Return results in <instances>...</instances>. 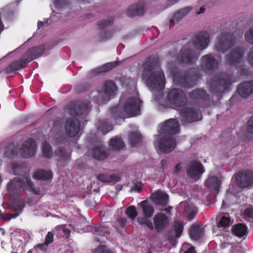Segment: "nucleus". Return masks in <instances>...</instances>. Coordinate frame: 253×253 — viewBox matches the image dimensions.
<instances>
[{
	"label": "nucleus",
	"instance_id": "nucleus-52",
	"mask_svg": "<svg viewBox=\"0 0 253 253\" xmlns=\"http://www.w3.org/2000/svg\"><path fill=\"white\" fill-rule=\"evenodd\" d=\"M113 35L111 31L103 30L100 34V38L103 41L108 40L112 38Z\"/></svg>",
	"mask_w": 253,
	"mask_h": 253
},
{
	"label": "nucleus",
	"instance_id": "nucleus-64",
	"mask_svg": "<svg viewBox=\"0 0 253 253\" xmlns=\"http://www.w3.org/2000/svg\"><path fill=\"white\" fill-rule=\"evenodd\" d=\"M231 252L232 253H243V250L238 244L235 245L232 247Z\"/></svg>",
	"mask_w": 253,
	"mask_h": 253
},
{
	"label": "nucleus",
	"instance_id": "nucleus-1",
	"mask_svg": "<svg viewBox=\"0 0 253 253\" xmlns=\"http://www.w3.org/2000/svg\"><path fill=\"white\" fill-rule=\"evenodd\" d=\"M180 131L178 122L174 119L166 121L158 126V134L154 135V145L160 153L167 154L173 151L176 147V141L171 134Z\"/></svg>",
	"mask_w": 253,
	"mask_h": 253
},
{
	"label": "nucleus",
	"instance_id": "nucleus-31",
	"mask_svg": "<svg viewBox=\"0 0 253 253\" xmlns=\"http://www.w3.org/2000/svg\"><path fill=\"white\" fill-rule=\"evenodd\" d=\"M204 228L202 225L193 224L189 231L190 238L193 240H198L204 234Z\"/></svg>",
	"mask_w": 253,
	"mask_h": 253
},
{
	"label": "nucleus",
	"instance_id": "nucleus-32",
	"mask_svg": "<svg viewBox=\"0 0 253 253\" xmlns=\"http://www.w3.org/2000/svg\"><path fill=\"white\" fill-rule=\"evenodd\" d=\"M134 129L128 133V139L130 145L134 147L141 143L142 140V136L136 128L134 126Z\"/></svg>",
	"mask_w": 253,
	"mask_h": 253
},
{
	"label": "nucleus",
	"instance_id": "nucleus-25",
	"mask_svg": "<svg viewBox=\"0 0 253 253\" xmlns=\"http://www.w3.org/2000/svg\"><path fill=\"white\" fill-rule=\"evenodd\" d=\"M145 3L143 1H139L137 4H134L129 7L126 11V14L130 17L135 16L143 15L145 12Z\"/></svg>",
	"mask_w": 253,
	"mask_h": 253
},
{
	"label": "nucleus",
	"instance_id": "nucleus-13",
	"mask_svg": "<svg viewBox=\"0 0 253 253\" xmlns=\"http://www.w3.org/2000/svg\"><path fill=\"white\" fill-rule=\"evenodd\" d=\"M209 34L208 32L203 30L193 36L192 42L194 47L199 50H203L206 48L209 43Z\"/></svg>",
	"mask_w": 253,
	"mask_h": 253
},
{
	"label": "nucleus",
	"instance_id": "nucleus-55",
	"mask_svg": "<svg viewBox=\"0 0 253 253\" xmlns=\"http://www.w3.org/2000/svg\"><path fill=\"white\" fill-rule=\"evenodd\" d=\"M126 223V219L125 217L116 218L115 222H114L113 226L116 228H123Z\"/></svg>",
	"mask_w": 253,
	"mask_h": 253
},
{
	"label": "nucleus",
	"instance_id": "nucleus-6",
	"mask_svg": "<svg viewBox=\"0 0 253 253\" xmlns=\"http://www.w3.org/2000/svg\"><path fill=\"white\" fill-rule=\"evenodd\" d=\"M194 69H191L189 71L182 72L177 69L171 70L174 82L178 86L182 87L189 88L192 87L194 84V80L199 78V74L190 76V72Z\"/></svg>",
	"mask_w": 253,
	"mask_h": 253
},
{
	"label": "nucleus",
	"instance_id": "nucleus-27",
	"mask_svg": "<svg viewBox=\"0 0 253 253\" xmlns=\"http://www.w3.org/2000/svg\"><path fill=\"white\" fill-rule=\"evenodd\" d=\"M141 112H113V117L116 124L120 125L126 118L136 117L141 115Z\"/></svg>",
	"mask_w": 253,
	"mask_h": 253
},
{
	"label": "nucleus",
	"instance_id": "nucleus-29",
	"mask_svg": "<svg viewBox=\"0 0 253 253\" xmlns=\"http://www.w3.org/2000/svg\"><path fill=\"white\" fill-rule=\"evenodd\" d=\"M189 96L194 100H209L210 99V94L206 90L200 88L192 90L189 92Z\"/></svg>",
	"mask_w": 253,
	"mask_h": 253
},
{
	"label": "nucleus",
	"instance_id": "nucleus-19",
	"mask_svg": "<svg viewBox=\"0 0 253 253\" xmlns=\"http://www.w3.org/2000/svg\"><path fill=\"white\" fill-rule=\"evenodd\" d=\"M179 210L180 212H183L189 220L193 218L197 213V209L190 201L181 202Z\"/></svg>",
	"mask_w": 253,
	"mask_h": 253
},
{
	"label": "nucleus",
	"instance_id": "nucleus-51",
	"mask_svg": "<svg viewBox=\"0 0 253 253\" xmlns=\"http://www.w3.org/2000/svg\"><path fill=\"white\" fill-rule=\"evenodd\" d=\"M244 218L248 221L253 219V207H251L246 209L243 214Z\"/></svg>",
	"mask_w": 253,
	"mask_h": 253
},
{
	"label": "nucleus",
	"instance_id": "nucleus-14",
	"mask_svg": "<svg viewBox=\"0 0 253 253\" xmlns=\"http://www.w3.org/2000/svg\"><path fill=\"white\" fill-rule=\"evenodd\" d=\"M37 150V144L34 139L28 138L22 144L20 153L22 157L29 158L34 156Z\"/></svg>",
	"mask_w": 253,
	"mask_h": 253
},
{
	"label": "nucleus",
	"instance_id": "nucleus-24",
	"mask_svg": "<svg viewBox=\"0 0 253 253\" xmlns=\"http://www.w3.org/2000/svg\"><path fill=\"white\" fill-rule=\"evenodd\" d=\"M28 63V62L23 55L22 58L19 60L14 61L11 63L5 69V72L6 74H9L22 68H24L26 67Z\"/></svg>",
	"mask_w": 253,
	"mask_h": 253
},
{
	"label": "nucleus",
	"instance_id": "nucleus-28",
	"mask_svg": "<svg viewBox=\"0 0 253 253\" xmlns=\"http://www.w3.org/2000/svg\"><path fill=\"white\" fill-rule=\"evenodd\" d=\"M191 9V7L188 6L177 11L173 14L172 17L169 20V26H173L175 23L179 22L182 18L187 14Z\"/></svg>",
	"mask_w": 253,
	"mask_h": 253
},
{
	"label": "nucleus",
	"instance_id": "nucleus-11",
	"mask_svg": "<svg viewBox=\"0 0 253 253\" xmlns=\"http://www.w3.org/2000/svg\"><path fill=\"white\" fill-rule=\"evenodd\" d=\"M200 61L201 68L206 74L214 71L218 66V61L211 53L203 55L201 58Z\"/></svg>",
	"mask_w": 253,
	"mask_h": 253
},
{
	"label": "nucleus",
	"instance_id": "nucleus-4",
	"mask_svg": "<svg viewBox=\"0 0 253 253\" xmlns=\"http://www.w3.org/2000/svg\"><path fill=\"white\" fill-rule=\"evenodd\" d=\"M234 82L231 75L220 72L209 82L210 91L213 96L216 97V100H219L222 97V93L230 90V86Z\"/></svg>",
	"mask_w": 253,
	"mask_h": 253
},
{
	"label": "nucleus",
	"instance_id": "nucleus-8",
	"mask_svg": "<svg viewBox=\"0 0 253 253\" xmlns=\"http://www.w3.org/2000/svg\"><path fill=\"white\" fill-rule=\"evenodd\" d=\"M200 53L194 49L182 47L178 54L176 60L180 64L194 65L198 60Z\"/></svg>",
	"mask_w": 253,
	"mask_h": 253
},
{
	"label": "nucleus",
	"instance_id": "nucleus-17",
	"mask_svg": "<svg viewBox=\"0 0 253 253\" xmlns=\"http://www.w3.org/2000/svg\"><path fill=\"white\" fill-rule=\"evenodd\" d=\"M237 185L241 188H246L253 184V174L250 172H241L236 176Z\"/></svg>",
	"mask_w": 253,
	"mask_h": 253
},
{
	"label": "nucleus",
	"instance_id": "nucleus-40",
	"mask_svg": "<svg viewBox=\"0 0 253 253\" xmlns=\"http://www.w3.org/2000/svg\"><path fill=\"white\" fill-rule=\"evenodd\" d=\"M97 179L104 182H116L120 180V178L116 175H108L106 174H99L97 177Z\"/></svg>",
	"mask_w": 253,
	"mask_h": 253
},
{
	"label": "nucleus",
	"instance_id": "nucleus-3",
	"mask_svg": "<svg viewBox=\"0 0 253 253\" xmlns=\"http://www.w3.org/2000/svg\"><path fill=\"white\" fill-rule=\"evenodd\" d=\"M71 229H73L74 231H77L79 233L91 231L94 235L102 237V239L95 237V240L98 242H103V237H105L107 238L109 234L108 225L106 223H103L99 225H95V226H89L85 228H82L81 226L80 227L78 226L76 228H75L71 224L68 225H58L55 227L53 232L54 234L58 237H65L66 238H68L70 236Z\"/></svg>",
	"mask_w": 253,
	"mask_h": 253
},
{
	"label": "nucleus",
	"instance_id": "nucleus-61",
	"mask_svg": "<svg viewBox=\"0 0 253 253\" xmlns=\"http://www.w3.org/2000/svg\"><path fill=\"white\" fill-rule=\"evenodd\" d=\"M12 169L14 174H19L22 170V166L17 164H12Z\"/></svg>",
	"mask_w": 253,
	"mask_h": 253
},
{
	"label": "nucleus",
	"instance_id": "nucleus-30",
	"mask_svg": "<svg viewBox=\"0 0 253 253\" xmlns=\"http://www.w3.org/2000/svg\"><path fill=\"white\" fill-rule=\"evenodd\" d=\"M153 202L158 205L164 206L168 202V195L161 191H158L151 195Z\"/></svg>",
	"mask_w": 253,
	"mask_h": 253
},
{
	"label": "nucleus",
	"instance_id": "nucleus-49",
	"mask_svg": "<svg viewBox=\"0 0 253 253\" xmlns=\"http://www.w3.org/2000/svg\"><path fill=\"white\" fill-rule=\"evenodd\" d=\"M114 22V19L111 17L106 20H102L98 21L97 25L100 29H103L106 26L111 25Z\"/></svg>",
	"mask_w": 253,
	"mask_h": 253
},
{
	"label": "nucleus",
	"instance_id": "nucleus-16",
	"mask_svg": "<svg viewBox=\"0 0 253 253\" xmlns=\"http://www.w3.org/2000/svg\"><path fill=\"white\" fill-rule=\"evenodd\" d=\"M204 172L203 165L197 161L191 162L187 169L188 176L194 179H198Z\"/></svg>",
	"mask_w": 253,
	"mask_h": 253
},
{
	"label": "nucleus",
	"instance_id": "nucleus-34",
	"mask_svg": "<svg viewBox=\"0 0 253 253\" xmlns=\"http://www.w3.org/2000/svg\"><path fill=\"white\" fill-rule=\"evenodd\" d=\"M117 90V87L115 83L112 81H107L104 84V92L108 96H114Z\"/></svg>",
	"mask_w": 253,
	"mask_h": 253
},
{
	"label": "nucleus",
	"instance_id": "nucleus-47",
	"mask_svg": "<svg viewBox=\"0 0 253 253\" xmlns=\"http://www.w3.org/2000/svg\"><path fill=\"white\" fill-rule=\"evenodd\" d=\"M42 151L43 157L47 158H49L51 157L52 155V152L50 146L45 141H44V143L42 144Z\"/></svg>",
	"mask_w": 253,
	"mask_h": 253
},
{
	"label": "nucleus",
	"instance_id": "nucleus-58",
	"mask_svg": "<svg viewBox=\"0 0 253 253\" xmlns=\"http://www.w3.org/2000/svg\"><path fill=\"white\" fill-rule=\"evenodd\" d=\"M47 247V245L45 243L38 244L33 248L34 253H38L39 251L44 252L46 251Z\"/></svg>",
	"mask_w": 253,
	"mask_h": 253
},
{
	"label": "nucleus",
	"instance_id": "nucleus-43",
	"mask_svg": "<svg viewBox=\"0 0 253 253\" xmlns=\"http://www.w3.org/2000/svg\"><path fill=\"white\" fill-rule=\"evenodd\" d=\"M113 129L111 125L109 124L107 122H101L99 124L98 131L101 132L103 134H106Z\"/></svg>",
	"mask_w": 253,
	"mask_h": 253
},
{
	"label": "nucleus",
	"instance_id": "nucleus-12",
	"mask_svg": "<svg viewBox=\"0 0 253 253\" xmlns=\"http://www.w3.org/2000/svg\"><path fill=\"white\" fill-rule=\"evenodd\" d=\"M244 51L240 47H236L232 49L228 54L225 55L226 62L230 66L237 67L243 59Z\"/></svg>",
	"mask_w": 253,
	"mask_h": 253
},
{
	"label": "nucleus",
	"instance_id": "nucleus-26",
	"mask_svg": "<svg viewBox=\"0 0 253 253\" xmlns=\"http://www.w3.org/2000/svg\"><path fill=\"white\" fill-rule=\"evenodd\" d=\"M237 91L241 97H248L253 93V81L244 82L240 84L238 87Z\"/></svg>",
	"mask_w": 253,
	"mask_h": 253
},
{
	"label": "nucleus",
	"instance_id": "nucleus-46",
	"mask_svg": "<svg viewBox=\"0 0 253 253\" xmlns=\"http://www.w3.org/2000/svg\"><path fill=\"white\" fill-rule=\"evenodd\" d=\"M125 213L126 216L131 220H134L137 215L136 208L133 206L128 207L126 209Z\"/></svg>",
	"mask_w": 253,
	"mask_h": 253
},
{
	"label": "nucleus",
	"instance_id": "nucleus-56",
	"mask_svg": "<svg viewBox=\"0 0 253 253\" xmlns=\"http://www.w3.org/2000/svg\"><path fill=\"white\" fill-rule=\"evenodd\" d=\"M245 38L249 43L253 44V27L246 33Z\"/></svg>",
	"mask_w": 253,
	"mask_h": 253
},
{
	"label": "nucleus",
	"instance_id": "nucleus-59",
	"mask_svg": "<svg viewBox=\"0 0 253 253\" xmlns=\"http://www.w3.org/2000/svg\"><path fill=\"white\" fill-rule=\"evenodd\" d=\"M240 74L243 76H249L250 75L249 69L245 65L240 67Z\"/></svg>",
	"mask_w": 253,
	"mask_h": 253
},
{
	"label": "nucleus",
	"instance_id": "nucleus-7",
	"mask_svg": "<svg viewBox=\"0 0 253 253\" xmlns=\"http://www.w3.org/2000/svg\"><path fill=\"white\" fill-rule=\"evenodd\" d=\"M166 99L170 105L176 107H183L187 102L185 93L180 89L172 88L167 93Z\"/></svg>",
	"mask_w": 253,
	"mask_h": 253
},
{
	"label": "nucleus",
	"instance_id": "nucleus-60",
	"mask_svg": "<svg viewBox=\"0 0 253 253\" xmlns=\"http://www.w3.org/2000/svg\"><path fill=\"white\" fill-rule=\"evenodd\" d=\"M89 88V86L87 84H83L78 86L76 87V91L78 93H82L87 91Z\"/></svg>",
	"mask_w": 253,
	"mask_h": 253
},
{
	"label": "nucleus",
	"instance_id": "nucleus-62",
	"mask_svg": "<svg viewBox=\"0 0 253 253\" xmlns=\"http://www.w3.org/2000/svg\"><path fill=\"white\" fill-rule=\"evenodd\" d=\"M53 239V233L51 232H48L45 237L44 243L48 246V244L52 242Z\"/></svg>",
	"mask_w": 253,
	"mask_h": 253
},
{
	"label": "nucleus",
	"instance_id": "nucleus-5",
	"mask_svg": "<svg viewBox=\"0 0 253 253\" xmlns=\"http://www.w3.org/2000/svg\"><path fill=\"white\" fill-rule=\"evenodd\" d=\"M7 188L8 192L11 195L18 194L21 190H28L36 194H40L39 189L34 187L32 182L27 176L13 178L9 182Z\"/></svg>",
	"mask_w": 253,
	"mask_h": 253
},
{
	"label": "nucleus",
	"instance_id": "nucleus-33",
	"mask_svg": "<svg viewBox=\"0 0 253 253\" xmlns=\"http://www.w3.org/2000/svg\"><path fill=\"white\" fill-rule=\"evenodd\" d=\"M12 205L16 213L13 215H11L10 214H5L3 216H1L2 218L5 220H10L12 218H15L17 217L20 212L21 211L25 206L24 202L21 201H14Z\"/></svg>",
	"mask_w": 253,
	"mask_h": 253
},
{
	"label": "nucleus",
	"instance_id": "nucleus-10",
	"mask_svg": "<svg viewBox=\"0 0 253 253\" xmlns=\"http://www.w3.org/2000/svg\"><path fill=\"white\" fill-rule=\"evenodd\" d=\"M142 101L138 98L130 97L122 103L120 101L118 105L113 107L110 111H119L123 108V111H141Z\"/></svg>",
	"mask_w": 253,
	"mask_h": 253
},
{
	"label": "nucleus",
	"instance_id": "nucleus-48",
	"mask_svg": "<svg viewBox=\"0 0 253 253\" xmlns=\"http://www.w3.org/2000/svg\"><path fill=\"white\" fill-rule=\"evenodd\" d=\"M147 217H139L137 218L138 222L141 224H145L150 229H154V225L152 221L148 219Z\"/></svg>",
	"mask_w": 253,
	"mask_h": 253
},
{
	"label": "nucleus",
	"instance_id": "nucleus-35",
	"mask_svg": "<svg viewBox=\"0 0 253 253\" xmlns=\"http://www.w3.org/2000/svg\"><path fill=\"white\" fill-rule=\"evenodd\" d=\"M107 153L101 145L96 146L93 149L92 156L98 160H103L107 157Z\"/></svg>",
	"mask_w": 253,
	"mask_h": 253
},
{
	"label": "nucleus",
	"instance_id": "nucleus-21",
	"mask_svg": "<svg viewBox=\"0 0 253 253\" xmlns=\"http://www.w3.org/2000/svg\"><path fill=\"white\" fill-rule=\"evenodd\" d=\"M44 50V46L43 45H40L28 49L24 53L23 55L28 63H29L42 55Z\"/></svg>",
	"mask_w": 253,
	"mask_h": 253
},
{
	"label": "nucleus",
	"instance_id": "nucleus-42",
	"mask_svg": "<svg viewBox=\"0 0 253 253\" xmlns=\"http://www.w3.org/2000/svg\"><path fill=\"white\" fill-rule=\"evenodd\" d=\"M110 145L113 149L120 150L124 147L125 143L120 137L116 136L110 140Z\"/></svg>",
	"mask_w": 253,
	"mask_h": 253
},
{
	"label": "nucleus",
	"instance_id": "nucleus-45",
	"mask_svg": "<svg viewBox=\"0 0 253 253\" xmlns=\"http://www.w3.org/2000/svg\"><path fill=\"white\" fill-rule=\"evenodd\" d=\"M57 155L59 156V159L58 161L59 162H64L67 163L70 160V153H66L64 150L60 149L57 152Z\"/></svg>",
	"mask_w": 253,
	"mask_h": 253
},
{
	"label": "nucleus",
	"instance_id": "nucleus-37",
	"mask_svg": "<svg viewBox=\"0 0 253 253\" xmlns=\"http://www.w3.org/2000/svg\"><path fill=\"white\" fill-rule=\"evenodd\" d=\"M142 209L144 215L148 217H151L154 212L153 207L147 201H143L138 204Z\"/></svg>",
	"mask_w": 253,
	"mask_h": 253
},
{
	"label": "nucleus",
	"instance_id": "nucleus-22",
	"mask_svg": "<svg viewBox=\"0 0 253 253\" xmlns=\"http://www.w3.org/2000/svg\"><path fill=\"white\" fill-rule=\"evenodd\" d=\"M179 113L180 120L183 124L200 121L202 119L201 112H179Z\"/></svg>",
	"mask_w": 253,
	"mask_h": 253
},
{
	"label": "nucleus",
	"instance_id": "nucleus-18",
	"mask_svg": "<svg viewBox=\"0 0 253 253\" xmlns=\"http://www.w3.org/2000/svg\"><path fill=\"white\" fill-rule=\"evenodd\" d=\"M154 229L159 232L165 229L169 225V218L164 213H157L153 218Z\"/></svg>",
	"mask_w": 253,
	"mask_h": 253
},
{
	"label": "nucleus",
	"instance_id": "nucleus-23",
	"mask_svg": "<svg viewBox=\"0 0 253 253\" xmlns=\"http://www.w3.org/2000/svg\"><path fill=\"white\" fill-rule=\"evenodd\" d=\"M169 166V162L166 159H162L161 161L160 166L157 169L153 167H148L145 169L146 174L152 178L156 177L158 173L165 171Z\"/></svg>",
	"mask_w": 253,
	"mask_h": 253
},
{
	"label": "nucleus",
	"instance_id": "nucleus-15",
	"mask_svg": "<svg viewBox=\"0 0 253 253\" xmlns=\"http://www.w3.org/2000/svg\"><path fill=\"white\" fill-rule=\"evenodd\" d=\"M83 121L82 120L79 121L77 117L68 120L65 125L67 135L71 137L77 136L80 132L81 123Z\"/></svg>",
	"mask_w": 253,
	"mask_h": 253
},
{
	"label": "nucleus",
	"instance_id": "nucleus-38",
	"mask_svg": "<svg viewBox=\"0 0 253 253\" xmlns=\"http://www.w3.org/2000/svg\"><path fill=\"white\" fill-rule=\"evenodd\" d=\"M118 65L119 62L117 61L109 62L105 64L100 67L96 68L95 70V71L98 74L106 73L117 67Z\"/></svg>",
	"mask_w": 253,
	"mask_h": 253
},
{
	"label": "nucleus",
	"instance_id": "nucleus-44",
	"mask_svg": "<svg viewBox=\"0 0 253 253\" xmlns=\"http://www.w3.org/2000/svg\"><path fill=\"white\" fill-rule=\"evenodd\" d=\"M173 229L175 232L176 237L178 238L183 232V225L179 221H174L173 224Z\"/></svg>",
	"mask_w": 253,
	"mask_h": 253
},
{
	"label": "nucleus",
	"instance_id": "nucleus-57",
	"mask_svg": "<svg viewBox=\"0 0 253 253\" xmlns=\"http://www.w3.org/2000/svg\"><path fill=\"white\" fill-rule=\"evenodd\" d=\"M181 249L185 250L184 253H196L194 247L188 243L184 244Z\"/></svg>",
	"mask_w": 253,
	"mask_h": 253
},
{
	"label": "nucleus",
	"instance_id": "nucleus-63",
	"mask_svg": "<svg viewBox=\"0 0 253 253\" xmlns=\"http://www.w3.org/2000/svg\"><path fill=\"white\" fill-rule=\"evenodd\" d=\"M247 129L249 132L253 134V116L248 121Z\"/></svg>",
	"mask_w": 253,
	"mask_h": 253
},
{
	"label": "nucleus",
	"instance_id": "nucleus-9",
	"mask_svg": "<svg viewBox=\"0 0 253 253\" xmlns=\"http://www.w3.org/2000/svg\"><path fill=\"white\" fill-rule=\"evenodd\" d=\"M235 42L233 34L221 33L218 37L215 48L218 51L224 53L234 45Z\"/></svg>",
	"mask_w": 253,
	"mask_h": 253
},
{
	"label": "nucleus",
	"instance_id": "nucleus-50",
	"mask_svg": "<svg viewBox=\"0 0 253 253\" xmlns=\"http://www.w3.org/2000/svg\"><path fill=\"white\" fill-rule=\"evenodd\" d=\"M230 224V218L229 217L223 216L221 220L217 224L216 228L223 227L226 228L228 227Z\"/></svg>",
	"mask_w": 253,
	"mask_h": 253
},
{
	"label": "nucleus",
	"instance_id": "nucleus-39",
	"mask_svg": "<svg viewBox=\"0 0 253 253\" xmlns=\"http://www.w3.org/2000/svg\"><path fill=\"white\" fill-rule=\"evenodd\" d=\"M34 177L39 180H48L51 178L52 173L50 171L39 169L35 172Z\"/></svg>",
	"mask_w": 253,
	"mask_h": 253
},
{
	"label": "nucleus",
	"instance_id": "nucleus-54",
	"mask_svg": "<svg viewBox=\"0 0 253 253\" xmlns=\"http://www.w3.org/2000/svg\"><path fill=\"white\" fill-rule=\"evenodd\" d=\"M2 12L6 16H10L15 13V9L12 5L9 4L3 8Z\"/></svg>",
	"mask_w": 253,
	"mask_h": 253
},
{
	"label": "nucleus",
	"instance_id": "nucleus-36",
	"mask_svg": "<svg viewBox=\"0 0 253 253\" xmlns=\"http://www.w3.org/2000/svg\"><path fill=\"white\" fill-rule=\"evenodd\" d=\"M232 233L236 236L242 237L247 234V227L242 223L234 225L232 228Z\"/></svg>",
	"mask_w": 253,
	"mask_h": 253
},
{
	"label": "nucleus",
	"instance_id": "nucleus-53",
	"mask_svg": "<svg viewBox=\"0 0 253 253\" xmlns=\"http://www.w3.org/2000/svg\"><path fill=\"white\" fill-rule=\"evenodd\" d=\"M93 253H115L114 252L109 250L106 249V247L104 245H100L97 248L92 249Z\"/></svg>",
	"mask_w": 253,
	"mask_h": 253
},
{
	"label": "nucleus",
	"instance_id": "nucleus-20",
	"mask_svg": "<svg viewBox=\"0 0 253 253\" xmlns=\"http://www.w3.org/2000/svg\"><path fill=\"white\" fill-rule=\"evenodd\" d=\"M91 106L86 100H76L71 102L66 107V111H89Z\"/></svg>",
	"mask_w": 253,
	"mask_h": 253
},
{
	"label": "nucleus",
	"instance_id": "nucleus-41",
	"mask_svg": "<svg viewBox=\"0 0 253 253\" xmlns=\"http://www.w3.org/2000/svg\"><path fill=\"white\" fill-rule=\"evenodd\" d=\"M207 186L211 188L217 192L220 185V182L218 178L215 176L209 177L206 183Z\"/></svg>",
	"mask_w": 253,
	"mask_h": 253
},
{
	"label": "nucleus",
	"instance_id": "nucleus-2",
	"mask_svg": "<svg viewBox=\"0 0 253 253\" xmlns=\"http://www.w3.org/2000/svg\"><path fill=\"white\" fill-rule=\"evenodd\" d=\"M159 66V58L156 55H152L145 58L143 64L144 71L143 79L145 80L147 85L155 91H160L165 87L166 79L162 69L154 71Z\"/></svg>",
	"mask_w": 253,
	"mask_h": 253
}]
</instances>
